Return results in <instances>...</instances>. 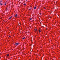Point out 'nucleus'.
<instances>
[{
  "instance_id": "nucleus-1",
  "label": "nucleus",
  "mask_w": 60,
  "mask_h": 60,
  "mask_svg": "<svg viewBox=\"0 0 60 60\" xmlns=\"http://www.w3.org/2000/svg\"><path fill=\"white\" fill-rule=\"evenodd\" d=\"M19 44V43H16L15 44V46H17V45H18Z\"/></svg>"
},
{
  "instance_id": "nucleus-2",
  "label": "nucleus",
  "mask_w": 60,
  "mask_h": 60,
  "mask_svg": "<svg viewBox=\"0 0 60 60\" xmlns=\"http://www.w3.org/2000/svg\"><path fill=\"white\" fill-rule=\"evenodd\" d=\"M36 7H37L36 6L35 7H34V9H36Z\"/></svg>"
},
{
  "instance_id": "nucleus-3",
  "label": "nucleus",
  "mask_w": 60,
  "mask_h": 60,
  "mask_svg": "<svg viewBox=\"0 0 60 60\" xmlns=\"http://www.w3.org/2000/svg\"><path fill=\"white\" fill-rule=\"evenodd\" d=\"M12 18V16H11L9 18V19H11V18Z\"/></svg>"
},
{
  "instance_id": "nucleus-4",
  "label": "nucleus",
  "mask_w": 60,
  "mask_h": 60,
  "mask_svg": "<svg viewBox=\"0 0 60 60\" xmlns=\"http://www.w3.org/2000/svg\"><path fill=\"white\" fill-rule=\"evenodd\" d=\"M26 38L25 37H24V38H22L23 40H24V39H25V38Z\"/></svg>"
},
{
  "instance_id": "nucleus-5",
  "label": "nucleus",
  "mask_w": 60,
  "mask_h": 60,
  "mask_svg": "<svg viewBox=\"0 0 60 60\" xmlns=\"http://www.w3.org/2000/svg\"><path fill=\"white\" fill-rule=\"evenodd\" d=\"M7 4V3L6 2H5V3L4 5H6Z\"/></svg>"
},
{
  "instance_id": "nucleus-6",
  "label": "nucleus",
  "mask_w": 60,
  "mask_h": 60,
  "mask_svg": "<svg viewBox=\"0 0 60 60\" xmlns=\"http://www.w3.org/2000/svg\"><path fill=\"white\" fill-rule=\"evenodd\" d=\"M17 16H18V15H17V14H16L15 16L16 17H17Z\"/></svg>"
},
{
  "instance_id": "nucleus-7",
  "label": "nucleus",
  "mask_w": 60,
  "mask_h": 60,
  "mask_svg": "<svg viewBox=\"0 0 60 60\" xmlns=\"http://www.w3.org/2000/svg\"><path fill=\"white\" fill-rule=\"evenodd\" d=\"M9 56V54H8L7 55V56L8 57V56Z\"/></svg>"
},
{
  "instance_id": "nucleus-8",
  "label": "nucleus",
  "mask_w": 60,
  "mask_h": 60,
  "mask_svg": "<svg viewBox=\"0 0 60 60\" xmlns=\"http://www.w3.org/2000/svg\"><path fill=\"white\" fill-rule=\"evenodd\" d=\"M39 32H41V30H39Z\"/></svg>"
},
{
  "instance_id": "nucleus-9",
  "label": "nucleus",
  "mask_w": 60,
  "mask_h": 60,
  "mask_svg": "<svg viewBox=\"0 0 60 60\" xmlns=\"http://www.w3.org/2000/svg\"><path fill=\"white\" fill-rule=\"evenodd\" d=\"M26 4H24V5H26Z\"/></svg>"
},
{
  "instance_id": "nucleus-10",
  "label": "nucleus",
  "mask_w": 60,
  "mask_h": 60,
  "mask_svg": "<svg viewBox=\"0 0 60 60\" xmlns=\"http://www.w3.org/2000/svg\"><path fill=\"white\" fill-rule=\"evenodd\" d=\"M35 31H37V30L36 29H35Z\"/></svg>"
},
{
  "instance_id": "nucleus-11",
  "label": "nucleus",
  "mask_w": 60,
  "mask_h": 60,
  "mask_svg": "<svg viewBox=\"0 0 60 60\" xmlns=\"http://www.w3.org/2000/svg\"><path fill=\"white\" fill-rule=\"evenodd\" d=\"M0 5H3V4H0Z\"/></svg>"
},
{
  "instance_id": "nucleus-12",
  "label": "nucleus",
  "mask_w": 60,
  "mask_h": 60,
  "mask_svg": "<svg viewBox=\"0 0 60 60\" xmlns=\"http://www.w3.org/2000/svg\"><path fill=\"white\" fill-rule=\"evenodd\" d=\"M31 19H32V18H31L30 19V20H31Z\"/></svg>"
},
{
  "instance_id": "nucleus-13",
  "label": "nucleus",
  "mask_w": 60,
  "mask_h": 60,
  "mask_svg": "<svg viewBox=\"0 0 60 60\" xmlns=\"http://www.w3.org/2000/svg\"><path fill=\"white\" fill-rule=\"evenodd\" d=\"M11 37V36H9V37Z\"/></svg>"
},
{
  "instance_id": "nucleus-14",
  "label": "nucleus",
  "mask_w": 60,
  "mask_h": 60,
  "mask_svg": "<svg viewBox=\"0 0 60 60\" xmlns=\"http://www.w3.org/2000/svg\"><path fill=\"white\" fill-rule=\"evenodd\" d=\"M29 10H31V9H30Z\"/></svg>"
},
{
  "instance_id": "nucleus-15",
  "label": "nucleus",
  "mask_w": 60,
  "mask_h": 60,
  "mask_svg": "<svg viewBox=\"0 0 60 60\" xmlns=\"http://www.w3.org/2000/svg\"><path fill=\"white\" fill-rule=\"evenodd\" d=\"M1 4V3H0V4Z\"/></svg>"
},
{
  "instance_id": "nucleus-16",
  "label": "nucleus",
  "mask_w": 60,
  "mask_h": 60,
  "mask_svg": "<svg viewBox=\"0 0 60 60\" xmlns=\"http://www.w3.org/2000/svg\"><path fill=\"white\" fill-rule=\"evenodd\" d=\"M40 15L41 14V13H40Z\"/></svg>"
},
{
  "instance_id": "nucleus-17",
  "label": "nucleus",
  "mask_w": 60,
  "mask_h": 60,
  "mask_svg": "<svg viewBox=\"0 0 60 60\" xmlns=\"http://www.w3.org/2000/svg\"><path fill=\"white\" fill-rule=\"evenodd\" d=\"M30 54H31V53H30Z\"/></svg>"
},
{
  "instance_id": "nucleus-18",
  "label": "nucleus",
  "mask_w": 60,
  "mask_h": 60,
  "mask_svg": "<svg viewBox=\"0 0 60 60\" xmlns=\"http://www.w3.org/2000/svg\"><path fill=\"white\" fill-rule=\"evenodd\" d=\"M1 2H2V1H1Z\"/></svg>"
},
{
  "instance_id": "nucleus-19",
  "label": "nucleus",
  "mask_w": 60,
  "mask_h": 60,
  "mask_svg": "<svg viewBox=\"0 0 60 60\" xmlns=\"http://www.w3.org/2000/svg\"><path fill=\"white\" fill-rule=\"evenodd\" d=\"M31 9H32V8H31Z\"/></svg>"
}]
</instances>
